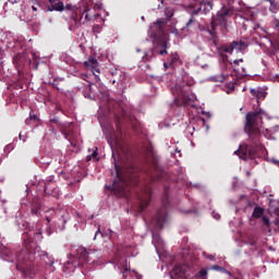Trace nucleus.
Wrapping results in <instances>:
<instances>
[{
  "label": "nucleus",
  "instance_id": "nucleus-26",
  "mask_svg": "<svg viewBox=\"0 0 279 279\" xmlns=\"http://www.w3.org/2000/svg\"><path fill=\"white\" fill-rule=\"evenodd\" d=\"M173 274H174V276H180V274H183L182 265H180V264L175 265L174 269H173Z\"/></svg>",
  "mask_w": 279,
  "mask_h": 279
},
{
  "label": "nucleus",
  "instance_id": "nucleus-24",
  "mask_svg": "<svg viewBox=\"0 0 279 279\" xmlns=\"http://www.w3.org/2000/svg\"><path fill=\"white\" fill-rule=\"evenodd\" d=\"M196 278L207 279V278H208V269L202 268V269L197 272Z\"/></svg>",
  "mask_w": 279,
  "mask_h": 279
},
{
  "label": "nucleus",
  "instance_id": "nucleus-6",
  "mask_svg": "<svg viewBox=\"0 0 279 279\" xmlns=\"http://www.w3.org/2000/svg\"><path fill=\"white\" fill-rule=\"evenodd\" d=\"M167 208H169V195L165 194L162 198V206L158 209L156 216L153 218L151 223L157 230H162L167 223Z\"/></svg>",
  "mask_w": 279,
  "mask_h": 279
},
{
  "label": "nucleus",
  "instance_id": "nucleus-28",
  "mask_svg": "<svg viewBox=\"0 0 279 279\" xmlns=\"http://www.w3.org/2000/svg\"><path fill=\"white\" fill-rule=\"evenodd\" d=\"M234 1H236V0H227V5H226V8H230L231 9V12H233L234 13Z\"/></svg>",
  "mask_w": 279,
  "mask_h": 279
},
{
  "label": "nucleus",
  "instance_id": "nucleus-33",
  "mask_svg": "<svg viewBox=\"0 0 279 279\" xmlns=\"http://www.w3.org/2000/svg\"><path fill=\"white\" fill-rule=\"evenodd\" d=\"M34 236L37 239V241H43V231L35 232Z\"/></svg>",
  "mask_w": 279,
  "mask_h": 279
},
{
  "label": "nucleus",
  "instance_id": "nucleus-34",
  "mask_svg": "<svg viewBox=\"0 0 279 279\" xmlns=\"http://www.w3.org/2000/svg\"><path fill=\"white\" fill-rule=\"evenodd\" d=\"M130 250H132V245H126L124 248V252L126 254V256H134V254L130 253Z\"/></svg>",
  "mask_w": 279,
  "mask_h": 279
},
{
  "label": "nucleus",
  "instance_id": "nucleus-36",
  "mask_svg": "<svg viewBox=\"0 0 279 279\" xmlns=\"http://www.w3.org/2000/svg\"><path fill=\"white\" fill-rule=\"evenodd\" d=\"M213 269H215L216 271H226V269L219 265H214Z\"/></svg>",
  "mask_w": 279,
  "mask_h": 279
},
{
  "label": "nucleus",
  "instance_id": "nucleus-53",
  "mask_svg": "<svg viewBox=\"0 0 279 279\" xmlns=\"http://www.w3.org/2000/svg\"><path fill=\"white\" fill-rule=\"evenodd\" d=\"M52 123H56V120H51Z\"/></svg>",
  "mask_w": 279,
  "mask_h": 279
},
{
  "label": "nucleus",
  "instance_id": "nucleus-23",
  "mask_svg": "<svg viewBox=\"0 0 279 279\" xmlns=\"http://www.w3.org/2000/svg\"><path fill=\"white\" fill-rule=\"evenodd\" d=\"M213 82H226L228 80V74H218L215 76H211Z\"/></svg>",
  "mask_w": 279,
  "mask_h": 279
},
{
  "label": "nucleus",
  "instance_id": "nucleus-21",
  "mask_svg": "<svg viewBox=\"0 0 279 279\" xmlns=\"http://www.w3.org/2000/svg\"><path fill=\"white\" fill-rule=\"evenodd\" d=\"M44 191L47 195H53V197H56L58 195V192L56 189H53V191H51V183L48 182L45 184Z\"/></svg>",
  "mask_w": 279,
  "mask_h": 279
},
{
  "label": "nucleus",
  "instance_id": "nucleus-15",
  "mask_svg": "<svg viewBox=\"0 0 279 279\" xmlns=\"http://www.w3.org/2000/svg\"><path fill=\"white\" fill-rule=\"evenodd\" d=\"M243 62V59H234V60H230L229 63L232 66L233 71H235V73H241V71H243V66L240 68V64Z\"/></svg>",
  "mask_w": 279,
  "mask_h": 279
},
{
  "label": "nucleus",
  "instance_id": "nucleus-20",
  "mask_svg": "<svg viewBox=\"0 0 279 279\" xmlns=\"http://www.w3.org/2000/svg\"><path fill=\"white\" fill-rule=\"evenodd\" d=\"M268 3H270L269 11L272 12V14H278L279 11V3L276 0H266Z\"/></svg>",
  "mask_w": 279,
  "mask_h": 279
},
{
  "label": "nucleus",
  "instance_id": "nucleus-13",
  "mask_svg": "<svg viewBox=\"0 0 279 279\" xmlns=\"http://www.w3.org/2000/svg\"><path fill=\"white\" fill-rule=\"evenodd\" d=\"M48 12H64V2L62 0H48Z\"/></svg>",
  "mask_w": 279,
  "mask_h": 279
},
{
  "label": "nucleus",
  "instance_id": "nucleus-48",
  "mask_svg": "<svg viewBox=\"0 0 279 279\" xmlns=\"http://www.w3.org/2000/svg\"><path fill=\"white\" fill-rule=\"evenodd\" d=\"M47 221H48V223L51 221V219H49V217H47Z\"/></svg>",
  "mask_w": 279,
  "mask_h": 279
},
{
  "label": "nucleus",
  "instance_id": "nucleus-10",
  "mask_svg": "<svg viewBox=\"0 0 279 279\" xmlns=\"http://www.w3.org/2000/svg\"><path fill=\"white\" fill-rule=\"evenodd\" d=\"M85 69H89L92 71L96 82H99V62L97 61V58L89 57L87 61H84Z\"/></svg>",
  "mask_w": 279,
  "mask_h": 279
},
{
  "label": "nucleus",
  "instance_id": "nucleus-49",
  "mask_svg": "<svg viewBox=\"0 0 279 279\" xmlns=\"http://www.w3.org/2000/svg\"><path fill=\"white\" fill-rule=\"evenodd\" d=\"M33 10H34V12H36V10H37L36 7H33Z\"/></svg>",
  "mask_w": 279,
  "mask_h": 279
},
{
  "label": "nucleus",
  "instance_id": "nucleus-32",
  "mask_svg": "<svg viewBox=\"0 0 279 279\" xmlns=\"http://www.w3.org/2000/svg\"><path fill=\"white\" fill-rule=\"evenodd\" d=\"M73 21H74V27H80V25H82L80 17H77L76 15L73 16Z\"/></svg>",
  "mask_w": 279,
  "mask_h": 279
},
{
  "label": "nucleus",
  "instance_id": "nucleus-11",
  "mask_svg": "<svg viewBox=\"0 0 279 279\" xmlns=\"http://www.w3.org/2000/svg\"><path fill=\"white\" fill-rule=\"evenodd\" d=\"M235 156H239L242 160H247L248 156L254 155V150L247 144H241L239 149L234 151Z\"/></svg>",
  "mask_w": 279,
  "mask_h": 279
},
{
  "label": "nucleus",
  "instance_id": "nucleus-12",
  "mask_svg": "<svg viewBox=\"0 0 279 279\" xmlns=\"http://www.w3.org/2000/svg\"><path fill=\"white\" fill-rule=\"evenodd\" d=\"M13 64H14L15 69L17 70V73H21V71H23V68L25 66V64H27V57L23 53H17L13 58Z\"/></svg>",
  "mask_w": 279,
  "mask_h": 279
},
{
  "label": "nucleus",
  "instance_id": "nucleus-7",
  "mask_svg": "<svg viewBox=\"0 0 279 279\" xmlns=\"http://www.w3.org/2000/svg\"><path fill=\"white\" fill-rule=\"evenodd\" d=\"M232 14H234L232 12V9L223 5L213 19L211 29H215L217 25H219L220 27H228V19H231Z\"/></svg>",
  "mask_w": 279,
  "mask_h": 279
},
{
  "label": "nucleus",
  "instance_id": "nucleus-16",
  "mask_svg": "<svg viewBox=\"0 0 279 279\" xmlns=\"http://www.w3.org/2000/svg\"><path fill=\"white\" fill-rule=\"evenodd\" d=\"M270 53L276 56L277 60L279 61V41L278 40H270Z\"/></svg>",
  "mask_w": 279,
  "mask_h": 279
},
{
  "label": "nucleus",
  "instance_id": "nucleus-39",
  "mask_svg": "<svg viewBox=\"0 0 279 279\" xmlns=\"http://www.w3.org/2000/svg\"><path fill=\"white\" fill-rule=\"evenodd\" d=\"M163 66H165V69L173 68V65L169 64V61L163 62Z\"/></svg>",
  "mask_w": 279,
  "mask_h": 279
},
{
  "label": "nucleus",
  "instance_id": "nucleus-2",
  "mask_svg": "<svg viewBox=\"0 0 279 279\" xmlns=\"http://www.w3.org/2000/svg\"><path fill=\"white\" fill-rule=\"evenodd\" d=\"M24 248L19 254V260L25 263V267H22L21 271L26 278H32L36 275V267L34 262L36 260V252L40 250V246H36L34 240L27 233H24Z\"/></svg>",
  "mask_w": 279,
  "mask_h": 279
},
{
  "label": "nucleus",
  "instance_id": "nucleus-51",
  "mask_svg": "<svg viewBox=\"0 0 279 279\" xmlns=\"http://www.w3.org/2000/svg\"><path fill=\"white\" fill-rule=\"evenodd\" d=\"M276 78H277V82H279V75H277Z\"/></svg>",
  "mask_w": 279,
  "mask_h": 279
},
{
  "label": "nucleus",
  "instance_id": "nucleus-38",
  "mask_svg": "<svg viewBox=\"0 0 279 279\" xmlns=\"http://www.w3.org/2000/svg\"><path fill=\"white\" fill-rule=\"evenodd\" d=\"M275 29L279 31V20L278 19L275 20Z\"/></svg>",
  "mask_w": 279,
  "mask_h": 279
},
{
  "label": "nucleus",
  "instance_id": "nucleus-29",
  "mask_svg": "<svg viewBox=\"0 0 279 279\" xmlns=\"http://www.w3.org/2000/svg\"><path fill=\"white\" fill-rule=\"evenodd\" d=\"M265 97H267V94L265 92H263V90L257 92V96H256L257 101L260 99H265Z\"/></svg>",
  "mask_w": 279,
  "mask_h": 279
},
{
  "label": "nucleus",
  "instance_id": "nucleus-43",
  "mask_svg": "<svg viewBox=\"0 0 279 279\" xmlns=\"http://www.w3.org/2000/svg\"><path fill=\"white\" fill-rule=\"evenodd\" d=\"M72 9H73V7L71 4L65 5V10H72Z\"/></svg>",
  "mask_w": 279,
  "mask_h": 279
},
{
  "label": "nucleus",
  "instance_id": "nucleus-17",
  "mask_svg": "<svg viewBox=\"0 0 279 279\" xmlns=\"http://www.w3.org/2000/svg\"><path fill=\"white\" fill-rule=\"evenodd\" d=\"M169 65L172 66V69H175L178 66V63L180 62V56L178 53L170 54L168 57Z\"/></svg>",
  "mask_w": 279,
  "mask_h": 279
},
{
  "label": "nucleus",
  "instance_id": "nucleus-47",
  "mask_svg": "<svg viewBox=\"0 0 279 279\" xmlns=\"http://www.w3.org/2000/svg\"><path fill=\"white\" fill-rule=\"evenodd\" d=\"M35 69H38V63H35Z\"/></svg>",
  "mask_w": 279,
  "mask_h": 279
},
{
  "label": "nucleus",
  "instance_id": "nucleus-40",
  "mask_svg": "<svg viewBox=\"0 0 279 279\" xmlns=\"http://www.w3.org/2000/svg\"><path fill=\"white\" fill-rule=\"evenodd\" d=\"M193 16L189 20V22L186 23V27H191V24L193 23Z\"/></svg>",
  "mask_w": 279,
  "mask_h": 279
},
{
  "label": "nucleus",
  "instance_id": "nucleus-8",
  "mask_svg": "<svg viewBox=\"0 0 279 279\" xmlns=\"http://www.w3.org/2000/svg\"><path fill=\"white\" fill-rule=\"evenodd\" d=\"M76 256L80 260L78 265H84L86 263H97L101 253L97 250L78 248Z\"/></svg>",
  "mask_w": 279,
  "mask_h": 279
},
{
  "label": "nucleus",
  "instance_id": "nucleus-4",
  "mask_svg": "<svg viewBox=\"0 0 279 279\" xmlns=\"http://www.w3.org/2000/svg\"><path fill=\"white\" fill-rule=\"evenodd\" d=\"M207 34L209 37H207V40L209 43V47H214L216 49V51H218V53H220V56H223V53H228L229 56H232V53H243V51H245V49H247V44H245V41L243 40H234L231 44H227V45H222V46H218L219 45V37L217 36V32H215V29L211 28L207 31Z\"/></svg>",
  "mask_w": 279,
  "mask_h": 279
},
{
  "label": "nucleus",
  "instance_id": "nucleus-18",
  "mask_svg": "<svg viewBox=\"0 0 279 279\" xmlns=\"http://www.w3.org/2000/svg\"><path fill=\"white\" fill-rule=\"evenodd\" d=\"M201 5L203 7V12L206 14L208 12H210V10H213V0H203L201 2Z\"/></svg>",
  "mask_w": 279,
  "mask_h": 279
},
{
  "label": "nucleus",
  "instance_id": "nucleus-50",
  "mask_svg": "<svg viewBox=\"0 0 279 279\" xmlns=\"http://www.w3.org/2000/svg\"><path fill=\"white\" fill-rule=\"evenodd\" d=\"M70 31L73 32V26H70Z\"/></svg>",
  "mask_w": 279,
  "mask_h": 279
},
{
  "label": "nucleus",
  "instance_id": "nucleus-44",
  "mask_svg": "<svg viewBox=\"0 0 279 279\" xmlns=\"http://www.w3.org/2000/svg\"><path fill=\"white\" fill-rule=\"evenodd\" d=\"M207 258H208L209 260H215V256H213V255H208Z\"/></svg>",
  "mask_w": 279,
  "mask_h": 279
},
{
  "label": "nucleus",
  "instance_id": "nucleus-35",
  "mask_svg": "<svg viewBox=\"0 0 279 279\" xmlns=\"http://www.w3.org/2000/svg\"><path fill=\"white\" fill-rule=\"evenodd\" d=\"M97 150H94L90 156H87V160H93V158H97Z\"/></svg>",
  "mask_w": 279,
  "mask_h": 279
},
{
  "label": "nucleus",
  "instance_id": "nucleus-19",
  "mask_svg": "<svg viewBox=\"0 0 279 279\" xmlns=\"http://www.w3.org/2000/svg\"><path fill=\"white\" fill-rule=\"evenodd\" d=\"M263 215H265V209L260 206H256L253 210L252 217H254V219H260Z\"/></svg>",
  "mask_w": 279,
  "mask_h": 279
},
{
  "label": "nucleus",
  "instance_id": "nucleus-52",
  "mask_svg": "<svg viewBox=\"0 0 279 279\" xmlns=\"http://www.w3.org/2000/svg\"><path fill=\"white\" fill-rule=\"evenodd\" d=\"M33 64H36V59L33 61Z\"/></svg>",
  "mask_w": 279,
  "mask_h": 279
},
{
  "label": "nucleus",
  "instance_id": "nucleus-22",
  "mask_svg": "<svg viewBox=\"0 0 279 279\" xmlns=\"http://www.w3.org/2000/svg\"><path fill=\"white\" fill-rule=\"evenodd\" d=\"M63 134L66 138V141H69L71 143V145L75 146V142L73 141V131L72 130H64Z\"/></svg>",
  "mask_w": 279,
  "mask_h": 279
},
{
  "label": "nucleus",
  "instance_id": "nucleus-5",
  "mask_svg": "<svg viewBox=\"0 0 279 279\" xmlns=\"http://www.w3.org/2000/svg\"><path fill=\"white\" fill-rule=\"evenodd\" d=\"M167 49H169L167 40L161 39L144 53L142 60L143 62H151L156 56H167Z\"/></svg>",
  "mask_w": 279,
  "mask_h": 279
},
{
  "label": "nucleus",
  "instance_id": "nucleus-3",
  "mask_svg": "<svg viewBox=\"0 0 279 279\" xmlns=\"http://www.w3.org/2000/svg\"><path fill=\"white\" fill-rule=\"evenodd\" d=\"M267 117V112L262 108H257L248 113H246V121L244 124V132L247 134L248 138L256 145L258 143V137L260 136V129L258 125L263 123V119Z\"/></svg>",
  "mask_w": 279,
  "mask_h": 279
},
{
  "label": "nucleus",
  "instance_id": "nucleus-27",
  "mask_svg": "<svg viewBox=\"0 0 279 279\" xmlns=\"http://www.w3.org/2000/svg\"><path fill=\"white\" fill-rule=\"evenodd\" d=\"M128 274H130V268L128 267V264H125V265L122 267V275H123V278L128 279Z\"/></svg>",
  "mask_w": 279,
  "mask_h": 279
},
{
  "label": "nucleus",
  "instance_id": "nucleus-37",
  "mask_svg": "<svg viewBox=\"0 0 279 279\" xmlns=\"http://www.w3.org/2000/svg\"><path fill=\"white\" fill-rule=\"evenodd\" d=\"M250 93H251V95L253 97H257L258 96V89H251Z\"/></svg>",
  "mask_w": 279,
  "mask_h": 279
},
{
  "label": "nucleus",
  "instance_id": "nucleus-14",
  "mask_svg": "<svg viewBox=\"0 0 279 279\" xmlns=\"http://www.w3.org/2000/svg\"><path fill=\"white\" fill-rule=\"evenodd\" d=\"M165 25H167V22L159 19L153 24V29H158L159 34H165Z\"/></svg>",
  "mask_w": 279,
  "mask_h": 279
},
{
  "label": "nucleus",
  "instance_id": "nucleus-41",
  "mask_svg": "<svg viewBox=\"0 0 279 279\" xmlns=\"http://www.w3.org/2000/svg\"><path fill=\"white\" fill-rule=\"evenodd\" d=\"M5 52L3 51V49L0 47V60H3V54H4Z\"/></svg>",
  "mask_w": 279,
  "mask_h": 279
},
{
  "label": "nucleus",
  "instance_id": "nucleus-1",
  "mask_svg": "<svg viewBox=\"0 0 279 279\" xmlns=\"http://www.w3.org/2000/svg\"><path fill=\"white\" fill-rule=\"evenodd\" d=\"M118 134L114 133L112 126L109 128L107 133V141L112 149V158L114 165L116 180L111 185H106L108 191L114 193L118 197H123L128 195L130 186H138V170L132 165H128L121 159V155H118V159L114 151H123V131L121 126L117 125Z\"/></svg>",
  "mask_w": 279,
  "mask_h": 279
},
{
  "label": "nucleus",
  "instance_id": "nucleus-45",
  "mask_svg": "<svg viewBox=\"0 0 279 279\" xmlns=\"http://www.w3.org/2000/svg\"><path fill=\"white\" fill-rule=\"evenodd\" d=\"M250 245H252V246L256 245V241L252 240V241L250 242Z\"/></svg>",
  "mask_w": 279,
  "mask_h": 279
},
{
  "label": "nucleus",
  "instance_id": "nucleus-42",
  "mask_svg": "<svg viewBox=\"0 0 279 279\" xmlns=\"http://www.w3.org/2000/svg\"><path fill=\"white\" fill-rule=\"evenodd\" d=\"M101 234V229H98L95 233V238L94 239H97V235Z\"/></svg>",
  "mask_w": 279,
  "mask_h": 279
},
{
  "label": "nucleus",
  "instance_id": "nucleus-9",
  "mask_svg": "<svg viewBox=\"0 0 279 279\" xmlns=\"http://www.w3.org/2000/svg\"><path fill=\"white\" fill-rule=\"evenodd\" d=\"M137 198L140 202L138 211L143 213V210L149 206V202H151V182L142 187V194H140Z\"/></svg>",
  "mask_w": 279,
  "mask_h": 279
},
{
  "label": "nucleus",
  "instance_id": "nucleus-46",
  "mask_svg": "<svg viewBox=\"0 0 279 279\" xmlns=\"http://www.w3.org/2000/svg\"><path fill=\"white\" fill-rule=\"evenodd\" d=\"M10 3H16L17 1L16 0H9Z\"/></svg>",
  "mask_w": 279,
  "mask_h": 279
},
{
  "label": "nucleus",
  "instance_id": "nucleus-31",
  "mask_svg": "<svg viewBox=\"0 0 279 279\" xmlns=\"http://www.w3.org/2000/svg\"><path fill=\"white\" fill-rule=\"evenodd\" d=\"M262 221H263V223H264L265 226H267V228H269V226H270L269 217L263 216V217H262Z\"/></svg>",
  "mask_w": 279,
  "mask_h": 279
},
{
  "label": "nucleus",
  "instance_id": "nucleus-54",
  "mask_svg": "<svg viewBox=\"0 0 279 279\" xmlns=\"http://www.w3.org/2000/svg\"><path fill=\"white\" fill-rule=\"evenodd\" d=\"M85 95V97H88L86 94H84Z\"/></svg>",
  "mask_w": 279,
  "mask_h": 279
},
{
  "label": "nucleus",
  "instance_id": "nucleus-25",
  "mask_svg": "<svg viewBox=\"0 0 279 279\" xmlns=\"http://www.w3.org/2000/svg\"><path fill=\"white\" fill-rule=\"evenodd\" d=\"M31 211L32 215L38 216V214L40 213V204L36 203L35 205H33Z\"/></svg>",
  "mask_w": 279,
  "mask_h": 279
},
{
  "label": "nucleus",
  "instance_id": "nucleus-30",
  "mask_svg": "<svg viewBox=\"0 0 279 279\" xmlns=\"http://www.w3.org/2000/svg\"><path fill=\"white\" fill-rule=\"evenodd\" d=\"M202 10H204V8L202 7V4H199L198 8L194 9L192 11V16H197V14H199V12H202Z\"/></svg>",
  "mask_w": 279,
  "mask_h": 279
}]
</instances>
